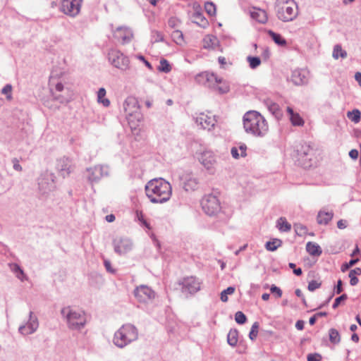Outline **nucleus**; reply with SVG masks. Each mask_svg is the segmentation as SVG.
<instances>
[{
    "mask_svg": "<svg viewBox=\"0 0 361 361\" xmlns=\"http://www.w3.org/2000/svg\"><path fill=\"white\" fill-rule=\"evenodd\" d=\"M145 192L150 202L163 204L171 198L172 188L171 184L163 178H154L145 185Z\"/></svg>",
    "mask_w": 361,
    "mask_h": 361,
    "instance_id": "1",
    "label": "nucleus"
},
{
    "mask_svg": "<svg viewBox=\"0 0 361 361\" xmlns=\"http://www.w3.org/2000/svg\"><path fill=\"white\" fill-rule=\"evenodd\" d=\"M245 131L255 137H264L269 131L266 119L259 112L250 111L243 116Z\"/></svg>",
    "mask_w": 361,
    "mask_h": 361,
    "instance_id": "2",
    "label": "nucleus"
},
{
    "mask_svg": "<svg viewBox=\"0 0 361 361\" xmlns=\"http://www.w3.org/2000/svg\"><path fill=\"white\" fill-rule=\"evenodd\" d=\"M138 332L136 327L130 324L123 325L114 334L113 342L118 348H123L137 339Z\"/></svg>",
    "mask_w": 361,
    "mask_h": 361,
    "instance_id": "3",
    "label": "nucleus"
},
{
    "mask_svg": "<svg viewBox=\"0 0 361 361\" xmlns=\"http://www.w3.org/2000/svg\"><path fill=\"white\" fill-rule=\"evenodd\" d=\"M61 314L66 319L67 326L71 330H80L86 324V316L82 310L68 306L61 309Z\"/></svg>",
    "mask_w": 361,
    "mask_h": 361,
    "instance_id": "4",
    "label": "nucleus"
},
{
    "mask_svg": "<svg viewBox=\"0 0 361 361\" xmlns=\"http://www.w3.org/2000/svg\"><path fill=\"white\" fill-rule=\"evenodd\" d=\"M56 176L54 173L46 171L37 179L38 190L40 196L47 197L56 189Z\"/></svg>",
    "mask_w": 361,
    "mask_h": 361,
    "instance_id": "5",
    "label": "nucleus"
},
{
    "mask_svg": "<svg viewBox=\"0 0 361 361\" xmlns=\"http://www.w3.org/2000/svg\"><path fill=\"white\" fill-rule=\"evenodd\" d=\"M123 109L126 113L128 123L131 124L136 120L140 122L142 115L140 111V106L137 99L135 97H128L123 102Z\"/></svg>",
    "mask_w": 361,
    "mask_h": 361,
    "instance_id": "6",
    "label": "nucleus"
},
{
    "mask_svg": "<svg viewBox=\"0 0 361 361\" xmlns=\"http://www.w3.org/2000/svg\"><path fill=\"white\" fill-rule=\"evenodd\" d=\"M297 5L292 1L289 4L288 1L277 6L276 16L279 20L283 22L293 21L298 16Z\"/></svg>",
    "mask_w": 361,
    "mask_h": 361,
    "instance_id": "7",
    "label": "nucleus"
},
{
    "mask_svg": "<svg viewBox=\"0 0 361 361\" xmlns=\"http://www.w3.org/2000/svg\"><path fill=\"white\" fill-rule=\"evenodd\" d=\"M85 173L87 180L93 185L97 183L102 178L109 176L110 169L107 165L98 164L87 168Z\"/></svg>",
    "mask_w": 361,
    "mask_h": 361,
    "instance_id": "8",
    "label": "nucleus"
},
{
    "mask_svg": "<svg viewBox=\"0 0 361 361\" xmlns=\"http://www.w3.org/2000/svg\"><path fill=\"white\" fill-rule=\"evenodd\" d=\"M109 63L121 71L130 69V60L128 56L117 49H111L108 53Z\"/></svg>",
    "mask_w": 361,
    "mask_h": 361,
    "instance_id": "9",
    "label": "nucleus"
},
{
    "mask_svg": "<svg viewBox=\"0 0 361 361\" xmlns=\"http://www.w3.org/2000/svg\"><path fill=\"white\" fill-rule=\"evenodd\" d=\"M201 206L203 211L209 216H214L221 210L218 198L212 194L205 195L202 197Z\"/></svg>",
    "mask_w": 361,
    "mask_h": 361,
    "instance_id": "10",
    "label": "nucleus"
},
{
    "mask_svg": "<svg viewBox=\"0 0 361 361\" xmlns=\"http://www.w3.org/2000/svg\"><path fill=\"white\" fill-rule=\"evenodd\" d=\"M181 292L185 295H193L200 290V281L193 276L186 277L178 283Z\"/></svg>",
    "mask_w": 361,
    "mask_h": 361,
    "instance_id": "11",
    "label": "nucleus"
},
{
    "mask_svg": "<svg viewBox=\"0 0 361 361\" xmlns=\"http://www.w3.org/2000/svg\"><path fill=\"white\" fill-rule=\"evenodd\" d=\"M82 2V0H61V11L75 17L80 13Z\"/></svg>",
    "mask_w": 361,
    "mask_h": 361,
    "instance_id": "12",
    "label": "nucleus"
},
{
    "mask_svg": "<svg viewBox=\"0 0 361 361\" xmlns=\"http://www.w3.org/2000/svg\"><path fill=\"white\" fill-rule=\"evenodd\" d=\"M38 327L39 321L37 317L32 311H30L27 322L19 326L18 332L23 336H27L34 334Z\"/></svg>",
    "mask_w": 361,
    "mask_h": 361,
    "instance_id": "13",
    "label": "nucleus"
},
{
    "mask_svg": "<svg viewBox=\"0 0 361 361\" xmlns=\"http://www.w3.org/2000/svg\"><path fill=\"white\" fill-rule=\"evenodd\" d=\"M73 161L68 157H61L56 160V170L63 178L68 176L74 171Z\"/></svg>",
    "mask_w": 361,
    "mask_h": 361,
    "instance_id": "14",
    "label": "nucleus"
},
{
    "mask_svg": "<svg viewBox=\"0 0 361 361\" xmlns=\"http://www.w3.org/2000/svg\"><path fill=\"white\" fill-rule=\"evenodd\" d=\"M198 160L210 173L214 172L216 160L214 154L212 151L205 150L201 152L198 156Z\"/></svg>",
    "mask_w": 361,
    "mask_h": 361,
    "instance_id": "15",
    "label": "nucleus"
},
{
    "mask_svg": "<svg viewBox=\"0 0 361 361\" xmlns=\"http://www.w3.org/2000/svg\"><path fill=\"white\" fill-rule=\"evenodd\" d=\"M113 245L115 252L118 255H123L129 251H130L133 248V243L132 241L125 237H116L113 240Z\"/></svg>",
    "mask_w": 361,
    "mask_h": 361,
    "instance_id": "16",
    "label": "nucleus"
},
{
    "mask_svg": "<svg viewBox=\"0 0 361 361\" xmlns=\"http://www.w3.org/2000/svg\"><path fill=\"white\" fill-rule=\"evenodd\" d=\"M134 295L140 302H147L155 297V292L149 286L141 285L134 290Z\"/></svg>",
    "mask_w": 361,
    "mask_h": 361,
    "instance_id": "17",
    "label": "nucleus"
},
{
    "mask_svg": "<svg viewBox=\"0 0 361 361\" xmlns=\"http://www.w3.org/2000/svg\"><path fill=\"white\" fill-rule=\"evenodd\" d=\"M195 122L203 129L211 130L214 128L216 120L214 116L208 115L205 113H200L195 117Z\"/></svg>",
    "mask_w": 361,
    "mask_h": 361,
    "instance_id": "18",
    "label": "nucleus"
},
{
    "mask_svg": "<svg viewBox=\"0 0 361 361\" xmlns=\"http://www.w3.org/2000/svg\"><path fill=\"white\" fill-rule=\"evenodd\" d=\"M116 39L121 41L123 44L128 43L131 41L133 34L132 30L127 27H118L114 33Z\"/></svg>",
    "mask_w": 361,
    "mask_h": 361,
    "instance_id": "19",
    "label": "nucleus"
},
{
    "mask_svg": "<svg viewBox=\"0 0 361 361\" xmlns=\"http://www.w3.org/2000/svg\"><path fill=\"white\" fill-rule=\"evenodd\" d=\"M217 80L216 75L207 71L200 73L195 76V80L198 83L205 85L209 88H211L213 82H216L218 81Z\"/></svg>",
    "mask_w": 361,
    "mask_h": 361,
    "instance_id": "20",
    "label": "nucleus"
},
{
    "mask_svg": "<svg viewBox=\"0 0 361 361\" xmlns=\"http://www.w3.org/2000/svg\"><path fill=\"white\" fill-rule=\"evenodd\" d=\"M297 152L301 159L310 161L312 160V156L314 154V149L310 146V145L304 143L301 145L299 148H298Z\"/></svg>",
    "mask_w": 361,
    "mask_h": 361,
    "instance_id": "21",
    "label": "nucleus"
},
{
    "mask_svg": "<svg viewBox=\"0 0 361 361\" xmlns=\"http://www.w3.org/2000/svg\"><path fill=\"white\" fill-rule=\"evenodd\" d=\"M250 17L259 23L264 24L267 22L268 17L265 11L258 8H252L250 11Z\"/></svg>",
    "mask_w": 361,
    "mask_h": 361,
    "instance_id": "22",
    "label": "nucleus"
},
{
    "mask_svg": "<svg viewBox=\"0 0 361 361\" xmlns=\"http://www.w3.org/2000/svg\"><path fill=\"white\" fill-rule=\"evenodd\" d=\"M216 82H213L211 89L217 91L219 94H226L229 92L230 87L228 83L224 80L221 78L217 76Z\"/></svg>",
    "mask_w": 361,
    "mask_h": 361,
    "instance_id": "23",
    "label": "nucleus"
},
{
    "mask_svg": "<svg viewBox=\"0 0 361 361\" xmlns=\"http://www.w3.org/2000/svg\"><path fill=\"white\" fill-rule=\"evenodd\" d=\"M264 104L268 109L269 111L273 114L276 118H279L282 116L278 104L274 102L272 100L268 99L264 101Z\"/></svg>",
    "mask_w": 361,
    "mask_h": 361,
    "instance_id": "24",
    "label": "nucleus"
},
{
    "mask_svg": "<svg viewBox=\"0 0 361 361\" xmlns=\"http://www.w3.org/2000/svg\"><path fill=\"white\" fill-rule=\"evenodd\" d=\"M291 80L295 85H300L307 82V80L304 73L300 71L295 70L292 73Z\"/></svg>",
    "mask_w": 361,
    "mask_h": 361,
    "instance_id": "25",
    "label": "nucleus"
},
{
    "mask_svg": "<svg viewBox=\"0 0 361 361\" xmlns=\"http://www.w3.org/2000/svg\"><path fill=\"white\" fill-rule=\"evenodd\" d=\"M334 214L329 212L320 211L317 215V223L326 225L332 219Z\"/></svg>",
    "mask_w": 361,
    "mask_h": 361,
    "instance_id": "26",
    "label": "nucleus"
},
{
    "mask_svg": "<svg viewBox=\"0 0 361 361\" xmlns=\"http://www.w3.org/2000/svg\"><path fill=\"white\" fill-rule=\"evenodd\" d=\"M307 252L312 256H319L322 252V248L316 243L308 242L306 245Z\"/></svg>",
    "mask_w": 361,
    "mask_h": 361,
    "instance_id": "27",
    "label": "nucleus"
},
{
    "mask_svg": "<svg viewBox=\"0 0 361 361\" xmlns=\"http://www.w3.org/2000/svg\"><path fill=\"white\" fill-rule=\"evenodd\" d=\"M199 180L195 177H190L184 183V189L186 191L195 190L198 188Z\"/></svg>",
    "mask_w": 361,
    "mask_h": 361,
    "instance_id": "28",
    "label": "nucleus"
},
{
    "mask_svg": "<svg viewBox=\"0 0 361 361\" xmlns=\"http://www.w3.org/2000/svg\"><path fill=\"white\" fill-rule=\"evenodd\" d=\"M218 43L217 38L214 35H207L204 38L203 47L204 49H214Z\"/></svg>",
    "mask_w": 361,
    "mask_h": 361,
    "instance_id": "29",
    "label": "nucleus"
},
{
    "mask_svg": "<svg viewBox=\"0 0 361 361\" xmlns=\"http://www.w3.org/2000/svg\"><path fill=\"white\" fill-rule=\"evenodd\" d=\"M267 33L276 44L281 47L286 45V40L280 34L276 33L272 30H269Z\"/></svg>",
    "mask_w": 361,
    "mask_h": 361,
    "instance_id": "30",
    "label": "nucleus"
},
{
    "mask_svg": "<svg viewBox=\"0 0 361 361\" xmlns=\"http://www.w3.org/2000/svg\"><path fill=\"white\" fill-rule=\"evenodd\" d=\"M238 341V331L236 329H231L227 336V342L231 346H235Z\"/></svg>",
    "mask_w": 361,
    "mask_h": 361,
    "instance_id": "31",
    "label": "nucleus"
},
{
    "mask_svg": "<svg viewBox=\"0 0 361 361\" xmlns=\"http://www.w3.org/2000/svg\"><path fill=\"white\" fill-rule=\"evenodd\" d=\"M277 227L280 231L288 232L291 229V225L285 217H280L277 221Z\"/></svg>",
    "mask_w": 361,
    "mask_h": 361,
    "instance_id": "32",
    "label": "nucleus"
},
{
    "mask_svg": "<svg viewBox=\"0 0 361 361\" xmlns=\"http://www.w3.org/2000/svg\"><path fill=\"white\" fill-rule=\"evenodd\" d=\"M106 90L104 87L99 89L97 92V101L102 103L104 106L107 107L110 105V101L108 99L104 98L106 95Z\"/></svg>",
    "mask_w": 361,
    "mask_h": 361,
    "instance_id": "33",
    "label": "nucleus"
},
{
    "mask_svg": "<svg viewBox=\"0 0 361 361\" xmlns=\"http://www.w3.org/2000/svg\"><path fill=\"white\" fill-rule=\"evenodd\" d=\"M194 23H197L202 27H206L209 24L208 20L205 18L202 13L200 12H196L194 14Z\"/></svg>",
    "mask_w": 361,
    "mask_h": 361,
    "instance_id": "34",
    "label": "nucleus"
},
{
    "mask_svg": "<svg viewBox=\"0 0 361 361\" xmlns=\"http://www.w3.org/2000/svg\"><path fill=\"white\" fill-rule=\"evenodd\" d=\"M282 241L279 239L274 238L272 240L268 241L265 244V248L269 251H275L278 247H281Z\"/></svg>",
    "mask_w": 361,
    "mask_h": 361,
    "instance_id": "35",
    "label": "nucleus"
},
{
    "mask_svg": "<svg viewBox=\"0 0 361 361\" xmlns=\"http://www.w3.org/2000/svg\"><path fill=\"white\" fill-rule=\"evenodd\" d=\"M332 56L335 59H338L339 57L344 59L347 57V52L342 49L340 44H336L334 47Z\"/></svg>",
    "mask_w": 361,
    "mask_h": 361,
    "instance_id": "36",
    "label": "nucleus"
},
{
    "mask_svg": "<svg viewBox=\"0 0 361 361\" xmlns=\"http://www.w3.org/2000/svg\"><path fill=\"white\" fill-rule=\"evenodd\" d=\"M329 341L334 344H338L341 341V336L336 329H330L329 331Z\"/></svg>",
    "mask_w": 361,
    "mask_h": 361,
    "instance_id": "37",
    "label": "nucleus"
},
{
    "mask_svg": "<svg viewBox=\"0 0 361 361\" xmlns=\"http://www.w3.org/2000/svg\"><path fill=\"white\" fill-rule=\"evenodd\" d=\"M157 69L159 72L168 73L171 71V66L166 59H161Z\"/></svg>",
    "mask_w": 361,
    "mask_h": 361,
    "instance_id": "38",
    "label": "nucleus"
},
{
    "mask_svg": "<svg viewBox=\"0 0 361 361\" xmlns=\"http://www.w3.org/2000/svg\"><path fill=\"white\" fill-rule=\"evenodd\" d=\"M247 61L249 63V66L252 69L257 68L261 64V59L258 56H248Z\"/></svg>",
    "mask_w": 361,
    "mask_h": 361,
    "instance_id": "39",
    "label": "nucleus"
},
{
    "mask_svg": "<svg viewBox=\"0 0 361 361\" xmlns=\"http://www.w3.org/2000/svg\"><path fill=\"white\" fill-rule=\"evenodd\" d=\"M290 120L293 126H302L304 125L303 119L298 113H295L292 116H290Z\"/></svg>",
    "mask_w": 361,
    "mask_h": 361,
    "instance_id": "40",
    "label": "nucleus"
},
{
    "mask_svg": "<svg viewBox=\"0 0 361 361\" xmlns=\"http://www.w3.org/2000/svg\"><path fill=\"white\" fill-rule=\"evenodd\" d=\"M293 227L295 233L299 236H304L307 233V227L301 224H295Z\"/></svg>",
    "mask_w": 361,
    "mask_h": 361,
    "instance_id": "41",
    "label": "nucleus"
},
{
    "mask_svg": "<svg viewBox=\"0 0 361 361\" xmlns=\"http://www.w3.org/2000/svg\"><path fill=\"white\" fill-rule=\"evenodd\" d=\"M360 111L357 109H354L352 111L348 112V118L355 123H358L360 121Z\"/></svg>",
    "mask_w": 361,
    "mask_h": 361,
    "instance_id": "42",
    "label": "nucleus"
},
{
    "mask_svg": "<svg viewBox=\"0 0 361 361\" xmlns=\"http://www.w3.org/2000/svg\"><path fill=\"white\" fill-rule=\"evenodd\" d=\"M235 292V288L233 286H229L226 289L224 290L221 293V300L222 302L228 301V295H231Z\"/></svg>",
    "mask_w": 361,
    "mask_h": 361,
    "instance_id": "43",
    "label": "nucleus"
},
{
    "mask_svg": "<svg viewBox=\"0 0 361 361\" xmlns=\"http://www.w3.org/2000/svg\"><path fill=\"white\" fill-rule=\"evenodd\" d=\"M12 89L13 87L11 84H6L1 90V93L6 95V97L8 101H11L13 98Z\"/></svg>",
    "mask_w": 361,
    "mask_h": 361,
    "instance_id": "44",
    "label": "nucleus"
},
{
    "mask_svg": "<svg viewBox=\"0 0 361 361\" xmlns=\"http://www.w3.org/2000/svg\"><path fill=\"white\" fill-rule=\"evenodd\" d=\"M359 259H352L348 262H345L341 265V270L342 272H345L348 271L350 267L354 266L355 264H357L359 262Z\"/></svg>",
    "mask_w": 361,
    "mask_h": 361,
    "instance_id": "45",
    "label": "nucleus"
},
{
    "mask_svg": "<svg viewBox=\"0 0 361 361\" xmlns=\"http://www.w3.org/2000/svg\"><path fill=\"white\" fill-rule=\"evenodd\" d=\"M204 9L210 16H213L216 14V6L212 2H206Z\"/></svg>",
    "mask_w": 361,
    "mask_h": 361,
    "instance_id": "46",
    "label": "nucleus"
},
{
    "mask_svg": "<svg viewBox=\"0 0 361 361\" xmlns=\"http://www.w3.org/2000/svg\"><path fill=\"white\" fill-rule=\"evenodd\" d=\"M164 36L161 32L153 30L152 32V42L153 43L164 42Z\"/></svg>",
    "mask_w": 361,
    "mask_h": 361,
    "instance_id": "47",
    "label": "nucleus"
},
{
    "mask_svg": "<svg viewBox=\"0 0 361 361\" xmlns=\"http://www.w3.org/2000/svg\"><path fill=\"white\" fill-rule=\"evenodd\" d=\"M258 329H259V323L256 322L252 324L251 330L249 334V338L252 341H254L256 339V338L257 336V334H258Z\"/></svg>",
    "mask_w": 361,
    "mask_h": 361,
    "instance_id": "48",
    "label": "nucleus"
},
{
    "mask_svg": "<svg viewBox=\"0 0 361 361\" xmlns=\"http://www.w3.org/2000/svg\"><path fill=\"white\" fill-rule=\"evenodd\" d=\"M235 320L238 324H243L246 322L247 317L243 312L238 311L235 314Z\"/></svg>",
    "mask_w": 361,
    "mask_h": 361,
    "instance_id": "49",
    "label": "nucleus"
},
{
    "mask_svg": "<svg viewBox=\"0 0 361 361\" xmlns=\"http://www.w3.org/2000/svg\"><path fill=\"white\" fill-rule=\"evenodd\" d=\"M172 37L177 44H180L183 40V35L180 30H175L172 33Z\"/></svg>",
    "mask_w": 361,
    "mask_h": 361,
    "instance_id": "50",
    "label": "nucleus"
},
{
    "mask_svg": "<svg viewBox=\"0 0 361 361\" xmlns=\"http://www.w3.org/2000/svg\"><path fill=\"white\" fill-rule=\"evenodd\" d=\"M321 285H322L321 282L316 281V280H312L309 282L307 288L310 291L313 292L316 289L320 288Z\"/></svg>",
    "mask_w": 361,
    "mask_h": 361,
    "instance_id": "51",
    "label": "nucleus"
},
{
    "mask_svg": "<svg viewBox=\"0 0 361 361\" xmlns=\"http://www.w3.org/2000/svg\"><path fill=\"white\" fill-rule=\"evenodd\" d=\"M347 298H348V295L345 293H344V294L341 295V296L336 298L335 299V300H334V304L332 305V307L334 309L337 308L338 307V305L341 304V302H343V301H345V300H347Z\"/></svg>",
    "mask_w": 361,
    "mask_h": 361,
    "instance_id": "52",
    "label": "nucleus"
},
{
    "mask_svg": "<svg viewBox=\"0 0 361 361\" xmlns=\"http://www.w3.org/2000/svg\"><path fill=\"white\" fill-rule=\"evenodd\" d=\"M322 359V355L319 353H310L307 355V361H321Z\"/></svg>",
    "mask_w": 361,
    "mask_h": 361,
    "instance_id": "53",
    "label": "nucleus"
},
{
    "mask_svg": "<svg viewBox=\"0 0 361 361\" xmlns=\"http://www.w3.org/2000/svg\"><path fill=\"white\" fill-rule=\"evenodd\" d=\"M10 267L12 271H13L16 274H18V272H20V276H24V272L18 264H10Z\"/></svg>",
    "mask_w": 361,
    "mask_h": 361,
    "instance_id": "54",
    "label": "nucleus"
},
{
    "mask_svg": "<svg viewBox=\"0 0 361 361\" xmlns=\"http://www.w3.org/2000/svg\"><path fill=\"white\" fill-rule=\"evenodd\" d=\"M270 290L271 293L276 294L277 298H281L282 295V290L275 285L271 286Z\"/></svg>",
    "mask_w": 361,
    "mask_h": 361,
    "instance_id": "55",
    "label": "nucleus"
},
{
    "mask_svg": "<svg viewBox=\"0 0 361 361\" xmlns=\"http://www.w3.org/2000/svg\"><path fill=\"white\" fill-rule=\"evenodd\" d=\"M12 163H13V168L15 171H21L23 170V168L20 166V164H19V161L17 158H13L12 159Z\"/></svg>",
    "mask_w": 361,
    "mask_h": 361,
    "instance_id": "56",
    "label": "nucleus"
},
{
    "mask_svg": "<svg viewBox=\"0 0 361 361\" xmlns=\"http://www.w3.org/2000/svg\"><path fill=\"white\" fill-rule=\"evenodd\" d=\"M343 291V282L339 279L337 282V285L334 288V293L336 294H340Z\"/></svg>",
    "mask_w": 361,
    "mask_h": 361,
    "instance_id": "57",
    "label": "nucleus"
},
{
    "mask_svg": "<svg viewBox=\"0 0 361 361\" xmlns=\"http://www.w3.org/2000/svg\"><path fill=\"white\" fill-rule=\"evenodd\" d=\"M139 60L143 61V63H145V65L149 69V70H152L153 68H152V66L151 65V63L147 61L145 59V58L142 56V55H137L136 56Z\"/></svg>",
    "mask_w": 361,
    "mask_h": 361,
    "instance_id": "58",
    "label": "nucleus"
},
{
    "mask_svg": "<svg viewBox=\"0 0 361 361\" xmlns=\"http://www.w3.org/2000/svg\"><path fill=\"white\" fill-rule=\"evenodd\" d=\"M104 267L107 271L110 273H114L115 270L112 269L111 264L109 260H104Z\"/></svg>",
    "mask_w": 361,
    "mask_h": 361,
    "instance_id": "59",
    "label": "nucleus"
},
{
    "mask_svg": "<svg viewBox=\"0 0 361 361\" xmlns=\"http://www.w3.org/2000/svg\"><path fill=\"white\" fill-rule=\"evenodd\" d=\"M239 149L240 150V157H245L247 154H246V150H247V146L245 144H240V146H239Z\"/></svg>",
    "mask_w": 361,
    "mask_h": 361,
    "instance_id": "60",
    "label": "nucleus"
},
{
    "mask_svg": "<svg viewBox=\"0 0 361 361\" xmlns=\"http://www.w3.org/2000/svg\"><path fill=\"white\" fill-rule=\"evenodd\" d=\"M361 274V268L360 267H356L353 269H351L348 274V275H350V276H355L357 275V276H360Z\"/></svg>",
    "mask_w": 361,
    "mask_h": 361,
    "instance_id": "61",
    "label": "nucleus"
},
{
    "mask_svg": "<svg viewBox=\"0 0 361 361\" xmlns=\"http://www.w3.org/2000/svg\"><path fill=\"white\" fill-rule=\"evenodd\" d=\"M231 153L232 154V157L235 159H238L240 156L238 153V148L235 147L231 148Z\"/></svg>",
    "mask_w": 361,
    "mask_h": 361,
    "instance_id": "62",
    "label": "nucleus"
},
{
    "mask_svg": "<svg viewBox=\"0 0 361 361\" xmlns=\"http://www.w3.org/2000/svg\"><path fill=\"white\" fill-rule=\"evenodd\" d=\"M348 276L350 279V284L351 286H354L358 283L359 279H357V277H356L355 276H350V275H348Z\"/></svg>",
    "mask_w": 361,
    "mask_h": 361,
    "instance_id": "63",
    "label": "nucleus"
},
{
    "mask_svg": "<svg viewBox=\"0 0 361 361\" xmlns=\"http://www.w3.org/2000/svg\"><path fill=\"white\" fill-rule=\"evenodd\" d=\"M337 226L340 229H344L347 226V222L345 220L341 219L337 222Z\"/></svg>",
    "mask_w": 361,
    "mask_h": 361,
    "instance_id": "64",
    "label": "nucleus"
}]
</instances>
